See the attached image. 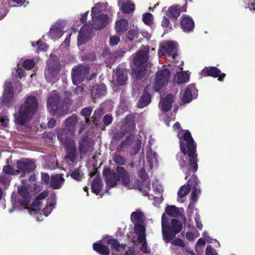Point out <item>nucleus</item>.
Listing matches in <instances>:
<instances>
[{
	"label": "nucleus",
	"instance_id": "1",
	"mask_svg": "<svg viewBox=\"0 0 255 255\" xmlns=\"http://www.w3.org/2000/svg\"><path fill=\"white\" fill-rule=\"evenodd\" d=\"M182 136L178 134L181 152L176 155V159L178 161L180 168L185 172V179L195 174L197 171V143L193 138L190 132L188 130H184Z\"/></svg>",
	"mask_w": 255,
	"mask_h": 255
},
{
	"label": "nucleus",
	"instance_id": "2",
	"mask_svg": "<svg viewBox=\"0 0 255 255\" xmlns=\"http://www.w3.org/2000/svg\"><path fill=\"white\" fill-rule=\"evenodd\" d=\"M116 170L106 168L103 170V175L107 186L114 188L120 181L125 186H128L130 179L128 172L122 166H118Z\"/></svg>",
	"mask_w": 255,
	"mask_h": 255
},
{
	"label": "nucleus",
	"instance_id": "3",
	"mask_svg": "<svg viewBox=\"0 0 255 255\" xmlns=\"http://www.w3.org/2000/svg\"><path fill=\"white\" fill-rule=\"evenodd\" d=\"M37 99L34 96L26 97L24 102L18 111V115L15 117V122L17 125L24 126L27 121L32 118L38 108Z\"/></svg>",
	"mask_w": 255,
	"mask_h": 255
},
{
	"label": "nucleus",
	"instance_id": "4",
	"mask_svg": "<svg viewBox=\"0 0 255 255\" xmlns=\"http://www.w3.org/2000/svg\"><path fill=\"white\" fill-rule=\"evenodd\" d=\"M66 129H62L57 132V138L65 148L67 157L73 163L77 160L76 147L75 142L71 138L68 137Z\"/></svg>",
	"mask_w": 255,
	"mask_h": 255
},
{
	"label": "nucleus",
	"instance_id": "5",
	"mask_svg": "<svg viewBox=\"0 0 255 255\" xmlns=\"http://www.w3.org/2000/svg\"><path fill=\"white\" fill-rule=\"evenodd\" d=\"M64 103L61 101V97L57 94H53L49 96L47 102V107L49 112L52 115H58L62 117L63 115L61 109Z\"/></svg>",
	"mask_w": 255,
	"mask_h": 255
},
{
	"label": "nucleus",
	"instance_id": "6",
	"mask_svg": "<svg viewBox=\"0 0 255 255\" xmlns=\"http://www.w3.org/2000/svg\"><path fill=\"white\" fill-rule=\"evenodd\" d=\"M169 229H165L162 232L163 238L166 243H169L175 238L176 235L180 232L182 229L181 222L176 219H172Z\"/></svg>",
	"mask_w": 255,
	"mask_h": 255
},
{
	"label": "nucleus",
	"instance_id": "7",
	"mask_svg": "<svg viewBox=\"0 0 255 255\" xmlns=\"http://www.w3.org/2000/svg\"><path fill=\"white\" fill-rule=\"evenodd\" d=\"M90 67L86 65H79L74 68L71 72L73 83L78 85L82 83L88 75Z\"/></svg>",
	"mask_w": 255,
	"mask_h": 255
},
{
	"label": "nucleus",
	"instance_id": "8",
	"mask_svg": "<svg viewBox=\"0 0 255 255\" xmlns=\"http://www.w3.org/2000/svg\"><path fill=\"white\" fill-rule=\"evenodd\" d=\"M170 74V71L167 69L160 70L157 72L153 85V89L155 92H159L167 84Z\"/></svg>",
	"mask_w": 255,
	"mask_h": 255
},
{
	"label": "nucleus",
	"instance_id": "9",
	"mask_svg": "<svg viewBox=\"0 0 255 255\" xmlns=\"http://www.w3.org/2000/svg\"><path fill=\"white\" fill-rule=\"evenodd\" d=\"M144 50L139 49L135 53L132 59V63L135 67H147L148 59V48H144Z\"/></svg>",
	"mask_w": 255,
	"mask_h": 255
},
{
	"label": "nucleus",
	"instance_id": "10",
	"mask_svg": "<svg viewBox=\"0 0 255 255\" xmlns=\"http://www.w3.org/2000/svg\"><path fill=\"white\" fill-rule=\"evenodd\" d=\"M200 76L201 77H212L218 78L219 81H223L226 77L225 73H222L221 71L216 67H205L200 72Z\"/></svg>",
	"mask_w": 255,
	"mask_h": 255
},
{
	"label": "nucleus",
	"instance_id": "11",
	"mask_svg": "<svg viewBox=\"0 0 255 255\" xmlns=\"http://www.w3.org/2000/svg\"><path fill=\"white\" fill-rule=\"evenodd\" d=\"M16 165L20 173L21 172L24 174L32 172L36 167L34 161L27 158H22L17 160Z\"/></svg>",
	"mask_w": 255,
	"mask_h": 255
},
{
	"label": "nucleus",
	"instance_id": "12",
	"mask_svg": "<svg viewBox=\"0 0 255 255\" xmlns=\"http://www.w3.org/2000/svg\"><path fill=\"white\" fill-rule=\"evenodd\" d=\"M78 144L79 151L81 157L87 154L88 152H91L94 149L93 144L87 135L83 136L81 138Z\"/></svg>",
	"mask_w": 255,
	"mask_h": 255
},
{
	"label": "nucleus",
	"instance_id": "13",
	"mask_svg": "<svg viewBox=\"0 0 255 255\" xmlns=\"http://www.w3.org/2000/svg\"><path fill=\"white\" fill-rule=\"evenodd\" d=\"M92 20V27L94 29L101 30L105 28L109 22L110 18L108 15L99 14L97 17Z\"/></svg>",
	"mask_w": 255,
	"mask_h": 255
},
{
	"label": "nucleus",
	"instance_id": "14",
	"mask_svg": "<svg viewBox=\"0 0 255 255\" xmlns=\"http://www.w3.org/2000/svg\"><path fill=\"white\" fill-rule=\"evenodd\" d=\"M135 117L132 114L127 115L123 121L121 126V130L125 133L132 132L135 128Z\"/></svg>",
	"mask_w": 255,
	"mask_h": 255
},
{
	"label": "nucleus",
	"instance_id": "15",
	"mask_svg": "<svg viewBox=\"0 0 255 255\" xmlns=\"http://www.w3.org/2000/svg\"><path fill=\"white\" fill-rule=\"evenodd\" d=\"M159 54L161 55L167 54L175 59L177 56V48L173 42L168 41L159 50Z\"/></svg>",
	"mask_w": 255,
	"mask_h": 255
},
{
	"label": "nucleus",
	"instance_id": "16",
	"mask_svg": "<svg viewBox=\"0 0 255 255\" xmlns=\"http://www.w3.org/2000/svg\"><path fill=\"white\" fill-rule=\"evenodd\" d=\"M198 90L195 84H191L187 86L183 94L182 102L184 104L189 103L192 100L193 97L197 96Z\"/></svg>",
	"mask_w": 255,
	"mask_h": 255
},
{
	"label": "nucleus",
	"instance_id": "17",
	"mask_svg": "<svg viewBox=\"0 0 255 255\" xmlns=\"http://www.w3.org/2000/svg\"><path fill=\"white\" fill-rule=\"evenodd\" d=\"M180 26L183 31L189 32L193 31L195 23L193 19L189 16L183 14L180 18Z\"/></svg>",
	"mask_w": 255,
	"mask_h": 255
},
{
	"label": "nucleus",
	"instance_id": "18",
	"mask_svg": "<svg viewBox=\"0 0 255 255\" xmlns=\"http://www.w3.org/2000/svg\"><path fill=\"white\" fill-rule=\"evenodd\" d=\"M59 73V69L56 66L48 65L45 72V77L49 83H54L57 81V77Z\"/></svg>",
	"mask_w": 255,
	"mask_h": 255
},
{
	"label": "nucleus",
	"instance_id": "19",
	"mask_svg": "<svg viewBox=\"0 0 255 255\" xmlns=\"http://www.w3.org/2000/svg\"><path fill=\"white\" fill-rule=\"evenodd\" d=\"M107 94V87L105 84L101 83L96 85L91 90L92 99L101 98Z\"/></svg>",
	"mask_w": 255,
	"mask_h": 255
},
{
	"label": "nucleus",
	"instance_id": "20",
	"mask_svg": "<svg viewBox=\"0 0 255 255\" xmlns=\"http://www.w3.org/2000/svg\"><path fill=\"white\" fill-rule=\"evenodd\" d=\"M196 179H197V176L195 174H192L191 178L188 180L186 184L180 188L178 192V198H182L189 193L192 186L191 183H193V180Z\"/></svg>",
	"mask_w": 255,
	"mask_h": 255
},
{
	"label": "nucleus",
	"instance_id": "21",
	"mask_svg": "<svg viewBox=\"0 0 255 255\" xmlns=\"http://www.w3.org/2000/svg\"><path fill=\"white\" fill-rule=\"evenodd\" d=\"M18 194L20 196L19 202L22 206H27L30 201V196L27 188L21 186L18 188Z\"/></svg>",
	"mask_w": 255,
	"mask_h": 255
},
{
	"label": "nucleus",
	"instance_id": "22",
	"mask_svg": "<svg viewBox=\"0 0 255 255\" xmlns=\"http://www.w3.org/2000/svg\"><path fill=\"white\" fill-rule=\"evenodd\" d=\"M148 86H146L143 91L142 95L139 98L137 102V107L142 109L148 106L151 100V95L148 93Z\"/></svg>",
	"mask_w": 255,
	"mask_h": 255
},
{
	"label": "nucleus",
	"instance_id": "23",
	"mask_svg": "<svg viewBox=\"0 0 255 255\" xmlns=\"http://www.w3.org/2000/svg\"><path fill=\"white\" fill-rule=\"evenodd\" d=\"M65 179L63 174H59L53 175L51 176L50 186L53 189H60L64 184Z\"/></svg>",
	"mask_w": 255,
	"mask_h": 255
},
{
	"label": "nucleus",
	"instance_id": "24",
	"mask_svg": "<svg viewBox=\"0 0 255 255\" xmlns=\"http://www.w3.org/2000/svg\"><path fill=\"white\" fill-rule=\"evenodd\" d=\"M116 75L117 76L116 82L118 85L124 86L127 84L128 77L126 70L122 68L117 69L116 71Z\"/></svg>",
	"mask_w": 255,
	"mask_h": 255
},
{
	"label": "nucleus",
	"instance_id": "25",
	"mask_svg": "<svg viewBox=\"0 0 255 255\" xmlns=\"http://www.w3.org/2000/svg\"><path fill=\"white\" fill-rule=\"evenodd\" d=\"M191 184H192V186H193V188L191 194V199L193 201V204H192L191 201H190L189 204L188 206V208L190 209L192 208L194 205V203L197 202L199 194L200 193L201 191L200 189L199 188H198V181L197 179L195 180H193V183H192Z\"/></svg>",
	"mask_w": 255,
	"mask_h": 255
},
{
	"label": "nucleus",
	"instance_id": "26",
	"mask_svg": "<svg viewBox=\"0 0 255 255\" xmlns=\"http://www.w3.org/2000/svg\"><path fill=\"white\" fill-rule=\"evenodd\" d=\"M128 23L125 18H121L117 21L115 29L118 34L121 35L125 33L128 29Z\"/></svg>",
	"mask_w": 255,
	"mask_h": 255
},
{
	"label": "nucleus",
	"instance_id": "27",
	"mask_svg": "<svg viewBox=\"0 0 255 255\" xmlns=\"http://www.w3.org/2000/svg\"><path fill=\"white\" fill-rule=\"evenodd\" d=\"M78 119L75 114L68 117L65 121V126L72 134H73L76 130V125Z\"/></svg>",
	"mask_w": 255,
	"mask_h": 255
},
{
	"label": "nucleus",
	"instance_id": "28",
	"mask_svg": "<svg viewBox=\"0 0 255 255\" xmlns=\"http://www.w3.org/2000/svg\"><path fill=\"white\" fill-rule=\"evenodd\" d=\"M181 11H186V8L181 10L178 5L171 6L168 8L166 15L170 18L176 19L179 16Z\"/></svg>",
	"mask_w": 255,
	"mask_h": 255
},
{
	"label": "nucleus",
	"instance_id": "29",
	"mask_svg": "<svg viewBox=\"0 0 255 255\" xmlns=\"http://www.w3.org/2000/svg\"><path fill=\"white\" fill-rule=\"evenodd\" d=\"M173 95L168 94L160 103V108L164 112H167L172 107V103L173 100Z\"/></svg>",
	"mask_w": 255,
	"mask_h": 255
},
{
	"label": "nucleus",
	"instance_id": "30",
	"mask_svg": "<svg viewBox=\"0 0 255 255\" xmlns=\"http://www.w3.org/2000/svg\"><path fill=\"white\" fill-rule=\"evenodd\" d=\"M101 241L93 244V250L100 255H109L110 252L109 247L101 243Z\"/></svg>",
	"mask_w": 255,
	"mask_h": 255
},
{
	"label": "nucleus",
	"instance_id": "31",
	"mask_svg": "<svg viewBox=\"0 0 255 255\" xmlns=\"http://www.w3.org/2000/svg\"><path fill=\"white\" fill-rule=\"evenodd\" d=\"M102 188L103 184L101 178L99 176H96L91 185L92 191L98 195L101 191Z\"/></svg>",
	"mask_w": 255,
	"mask_h": 255
},
{
	"label": "nucleus",
	"instance_id": "32",
	"mask_svg": "<svg viewBox=\"0 0 255 255\" xmlns=\"http://www.w3.org/2000/svg\"><path fill=\"white\" fill-rule=\"evenodd\" d=\"M105 242L107 244L111 245L112 249H115L117 251L120 250V248L124 249L126 246V244L119 243L116 239H114L112 236L107 238Z\"/></svg>",
	"mask_w": 255,
	"mask_h": 255
},
{
	"label": "nucleus",
	"instance_id": "33",
	"mask_svg": "<svg viewBox=\"0 0 255 255\" xmlns=\"http://www.w3.org/2000/svg\"><path fill=\"white\" fill-rule=\"evenodd\" d=\"M134 231L135 234L137 235V240L140 238H146V229L144 225L134 223Z\"/></svg>",
	"mask_w": 255,
	"mask_h": 255
},
{
	"label": "nucleus",
	"instance_id": "34",
	"mask_svg": "<svg viewBox=\"0 0 255 255\" xmlns=\"http://www.w3.org/2000/svg\"><path fill=\"white\" fill-rule=\"evenodd\" d=\"M146 67H135L132 69V73L133 77L137 80H141L145 75Z\"/></svg>",
	"mask_w": 255,
	"mask_h": 255
},
{
	"label": "nucleus",
	"instance_id": "35",
	"mask_svg": "<svg viewBox=\"0 0 255 255\" xmlns=\"http://www.w3.org/2000/svg\"><path fill=\"white\" fill-rule=\"evenodd\" d=\"M166 214L171 217H178L181 215L179 208L174 205L168 206L165 208Z\"/></svg>",
	"mask_w": 255,
	"mask_h": 255
},
{
	"label": "nucleus",
	"instance_id": "36",
	"mask_svg": "<svg viewBox=\"0 0 255 255\" xmlns=\"http://www.w3.org/2000/svg\"><path fill=\"white\" fill-rule=\"evenodd\" d=\"M189 75L185 72H178L175 76V79L178 84H183L189 80Z\"/></svg>",
	"mask_w": 255,
	"mask_h": 255
},
{
	"label": "nucleus",
	"instance_id": "37",
	"mask_svg": "<svg viewBox=\"0 0 255 255\" xmlns=\"http://www.w3.org/2000/svg\"><path fill=\"white\" fill-rule=\"evenodd\" d=\"M135 5L131 2L127 1L122 4V10L124 13L129 14L134 10Z\"/></svg>",
	"mask_w": 255,
	"mask_h": 255
},
{
	"label": "nucleus",
	"instance_id": "38",
	"mask_svg": "<svg viewBox=\"0 0 255 255\" xmlns=\"http://www.w3.org/2000/svg\"><path fill=\"white\" fill-rule=\"evenodd\" d=\"M48 195L49 192L47 190H44L36 196L34 201L32 204V206H40L41 204L40 200L46 198Z\"/></svg>",
	"mask_w": 255,
	"mask_h": 255
},
{
	"label": "nucleus",
	"instance_id": "39",
	"mask_svg": "<svg viewBox=\"0 0 255 255\" xmlns=\"http://www.w3.org/2000/svg\"><path fill=\"white\" fill-rule=\"evenodd\" d=\"M63 34V33L60 28L57 27L51 28L49 30V35L52 39H59Z\"/></svg>",
	"mask_w": 255,
	"mask_h": 255
},
{
	"label": "nucleus",
	"instance_id": "40",
	"mask_svg": "<svg viewBox=\"0 0 255 255\" xmlns=\"http://www.w3.org/2000/svg\"><path fill=\"white\" fill-rule=\"evenodd\" d=\"M142 213L140 211L133 212L130 215L131 222L134 223H140L142 222Z\"/></svg>",
	"mask_w": 255,
	"mask_h": 255
},
{
	"label": "nucleus",
	"instance_id": "41",
	"mask_svg": "<svg viewBox=\"0 0 255 255\" xmlns=\"http://www.w3.org/2000/svg\"><path fill=\"white\" fill-rule=\"evenodd\" d=\"M131 136H128L117 147V151L121 153L127 148L130 144Z\"/></svg>",
	"mask_w": 255,
	"mask_h": 255
},
{
	"label": "nucleus",
	"instance_id": "42",
	"mask_svg": "<svg viewBox=\"0 0 255 255\" xmlns=\"http://www.w3.org/2000/svg\"><path fill=\"white\" fill-rule=\"evenodd\" d=\"M2 171L6 174L11 175H17L20 174V171L15 169L10 165H5L2 167Z\"/></svg>",
	"mask_w": 255,
	"mask_h": 255
},
{
	"label": "nucleus",
	"instance_id": "43",
	"mask_svg": "<svg viewBox=\"0 0 255 255\" xmlns=\"http://www.w3.org/2000/svg\"><path fill=\"white\" fill-rule=\"evenodd\" d=\"M3 93L14 95V88L11 81L7 80L4 82Z\"/></svg>",
	"mask_w": 255,
	"mask_h": 255
},
{
	"label": "nucleus",
	"instance_id": "44",
	"mask_svg": "<svg viewBox=\"0 0 255 255\" xmlns=\"http://www.w3.org/2000/svg\"><path fill=\"white\" fill-rule=\"evenodd\" d=\"M138 242L141 244L140 247V251L145 254H149L150 253V249L147 246V243L146 238H140V240H138Z\"/></svg>",
	"mask_w": 255,
	"mask_h": 255
},
{
	"label": "nucleus",
	"instance_id": "45",
	"mask_svg": "<svg viewBox=\"0 0 255 255\" xmlns=\"http://www.w3.org/2000/svg\"><path fill=\"white\" fill-rule=\"evenodd\" d=\"M113 161L114 162L121 166L126 165V158L122 155L115 153L113 157Z\"/></svg>",
	"mask_w": 255,
	"mask_h": 255
},
{
	"label": "nucleus",
	"instance_id": "46",
	"mask_svg": "<svg viewBox=\"0 0 255 255\" xmlns=\"http://www.w3.org/2000/svg\"><path fill=\"white\" fill-rule=\"evenodd\" d=\"M104 114V110L102 108H99L96 109L92 118L94 123L99 122V120Z\"/></svg>",
	"mask_w": 255,
	"mask_h": 255
},
{
	"label": "nucleus",
	"instance_id": "47",
	"mask_svg": "<svg viewBox=\"0 0 255 255\" xmlns=\"http://www.w3.org/2000/svg\"><path fill=\"white\" fill-rule=\"evenodd\" d=\"M142 20L145 24L150 25L153 23V16L150 13H145L142 15Z\"/></svg>",
	"mask_w": 255,
	"mask_h": 255
},
{
	"label": "nucleus",
	"instance_id": "48",
	"mask_svg": "<svg viewBox=\"0 0 255 255\" xmlns=\"http://www.w3.org/2000/svg\"><path fill=\"white\" fill-rule=\"evenodd\" d=\"M23 66L25 69L31 70L34 67L35 62L33 60L27 59L23 62Z\"/></svg>",
	"mask_w": 255,
	"mask_h": 255
},
{
	"label": "nucleus",
	"instance_id": "49",
	"mask_svg": "<svg viewBox=\"0 0 255 255\" xmlns=\"http://www.w3.org/2000/svg\"><path fill=\"white\" fill-rule=\"evenodd\" d=\"M13 95L3 93L0 100L2 104H8L9 103Z\"/></svg>",
	"mask_w": 255,
	"mask_h": 255
},
{
	"label": "nucleus",
	"instance_id": "50",
	"mask_svg": "<svg viewBox=\"0 0 255 255\" xmlns=\"http://www.w3.org/2000/svg\"><path fill=\"white\" fill-rule=\"evenodd\" d=\"M168 223V219L166 215L164 213L163 214L161 218L162 232H163L165 229L169 228V227H168V226H169Z\"/></svg>",
	"mask_w": 255,
	"mask_h": 255
},
{
	"label": "nucleus",
	"instance_id": "51",
	"mask_svg": "<svg viewBox=\"0 0 255 255\" xmlns=\"http://www.w3.org/2000/svg\"><path fill=\"white\" fill-rule=\"evenodd\" d=\"M138 175L143 182L146 181L148 178V174L144 168H141L139 170Z\"/></svg>",
	"mask_w": 255,
	"mask_h": 255
},
{
	"label": "nucleus",
	"instance_id": "52",
	"mask_svg": "<svg viewBox=\"0 0 255 255\" xmlns=\"http://www.w3.org/2000/svg\"><path fill=\"white\" fill-rule=\"evenodd\" d=\"M35 46H37V50L38 51H46L48 48L46 44L41 40H38L36 43Z\"/></svg>",
	"mask_w": 255,
	"mask_h": 255
},
{
	"label": "nucleus",
	"instance_id": "53",
	"mask_svg": "<svg viewBox=\"0 0 255 255\" xmlns=\"http://www.w3.org/2000/svg\"><path fill=\"white\" fill-rule=\"evenodd\" d=\"M126 134L127 133L122 130L121 131L116 132L113 135L112 139L115 141H119L123 138Z\"/></svg>",
	"mask_w": 255,
	"mask_h": 255
},
{
	"label": "nucleus",
	"instance_id": "54",
	"mask_svg": "<svg viewBox=\"0 0 255 255\" xmlns=\"http://www.w3.org/2000/svg\"><path fill=\"white\" fill-rule=\"evenodd\" d=\"M93 109L91 107L84 108L81 110L80 114L84 117H89L91 115Z\"/></svg>",
	"mask_w": 255,
	"mask_h": 255
},
{
	"label": "nucleus",
	"instance_id": "55",
	"mask_svg": "<svg viewBox=\"0 0 255 255\" xmlns=\"http://www.w3.org/2000/svg\"><path fill=\"white\" fill-rule=\"evenodd\" d=\"M137 31L134 29H130L127 33L126 36L130 41L132 40L134 38L137 37Z\"/></svg>",
	"mask_w": 255,
	"mask_h": 255
},
{
	"label": "nucleus",
	"instance_id": "56",
	"mask_svg": "<svg viewBox=\"0 0 255 255\" xmlns=\"http://www.w3.org/2000/svg\"><path fill=\"white\" fill-rule=\"evenodd\" d=\"M71 176L72 177L73 179L77 180V181H80L82 179L81 175L80 174V170L79 169H75L71 173Z\"/></svg>",
	"mask_w": 255,
	"mask_h": 255
},
{
	"label": "nucleus",
	"instance_id": "57",
	"mask_svg": "<svg viewBox=\"0 0 255 255\" xmlns=\"http://www.w3.org/2000/svg\"><path fill=\"white\" fill-rule=\"evenodd\" d=\"M113 120V118L112 115L107 114V115H106L104 117L103 121L104 124L105 126H107L112 124Z\"/></svg>",
	"mask_w": 255,
	"mask_h": 255
},
{
	"label": "nucleus",
	"instance_id": "58",
	"mask_svg": "<svg viewBox=\"0 0 255 255\" xmlns=\"http://www.w3.org/2000/svg\"><path fill=\"white\" fill-rule=\"evenodd\" d=\"M50 181V177L47 173H41V183L42 184H48Z\"/></svg>",
	"mask_w": 255,
	"mask_h": 255
},
{
	"label": "nucleus",
	"instance_id": "59",
	"mask_svg": "<svg viewBox=\"0 0 255 255\" xmlns=\"http://www.w3.org/2000/svg\"><path fill=\"white\" fill-rule=\"evenodd\" d=\"M135 146L132 147L131 149V153L133 155H135L138 153L141 147V141L139 140H137L135 142Z\"/></svg>",
	"mask_w": 255,
	"mask_h": 255
},
{
	"label": "nucleus",
	"instance_id": "60",
	"mask_svg": "<svg viewBox=\"0 0 255 255\" xmlns=\"http://www.w3.org/2000/svg\"><path fill=\"white\" fill-rule=\"evenodd\" d=\"M171 244L174 246H179L180 247L183 248L185 247V244L183 241L179 238H176L173 240L171 242Z\"/></svg>",
	"mask_w": 255,
	"mask_h": 255
},
{
	"label": "nucleus",
	"instance_id": "61",
	"mask_svg": "<svg viewBox=\"0 0 255 255\" xmlns=\"http://www.w3.org/2000/svg\"><path fill=\"white\" fill-rule=\"evenodd\" d=\"M120 41V38L119 37L117 36H112L110 38V44L112 46H115L117 45Z\"/></svg>",
	"mask_w": 255,
	"mask_h": 255
},
{
	"label": "nucleus",
	"instance_id": "62",
	"mask_svg": "<svg viewBox=\"0 0 255 255\" xmlns=\"http://www.w3.org/2000/svg\"><path fill=\"white\" fill-rule=\"evenodd\" d=\"M102 56L104 58H111L113 56L108 48H104L102 51Z\"/></svg>",
	"mask_w": 255,
	"mask_h": 255
},
{
	"label": "nucleus",
	"instance_id": "63",
	"mask_svg": "<svg viewBox=\"0 0 255 255\" xmlns=\"http://www.w3.org/2000/svg\"><path fill=\"white\" fill-rule=\"evenodd\" d=\"M99 11L100 8L97 5H95L94 7H92L91 9L92 19L97 17V14L99 13Z\"/></svg>",
	"mask_w": 255,
	"mask_h": 255
},
{
	"label": "nucleus",
	"instance_id": "64",
	"mask_svg": "<svg viewBox=\"0 0 255 255\" xmlns=\"http://www.w3.org/2000/svg\"><path fill=\"white\" fill-rule=\"evenodd\" d=\"M245 1L248 2L249 8L253 11H255V0H244Z\"/></svg>",
	"mask_w": 255,
	"mask_h": 255
}]
</instances>
